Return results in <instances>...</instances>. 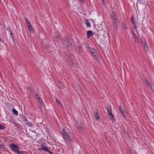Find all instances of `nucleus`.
Here are the masks:
<instances>
[{"instance_id": "nucleus-6", "label": "nucleus", "mask_w": 154, "mask_h": 154, "mask_svg": "<svg viewBox=\"0 0 154 154\" xmlns=\"http://www.w3.org/2000/svg\"><path fill=\"white\" fill-rule=\"evenodd\" d=\"M41 149L46 151L50 153H51V152L48 150V149L46 146V144L45 143H43L41 145Z\"/></svg>"}, {"instance_id": "nucleus-26", "label": "nucleus", "mask_w": 154, "mask_h": 154, "mask_svg": "<svg viewBox=\"0 0 154 154\" xmlns=\"http://www.w3.org/2000/svg\"><path fill=\"white\" fill-rule=\"evenodd\" d=\"M78 126L80 129V130L81 131L82 130V128L81 125H78Z\"/></svg>"}, {"instance_id": "nucleus-32", "label": "nucleus", "mask_w": 154, "mask_h": 154, "mask_svg": "<svg viewBox=\"0 0 154 154\" xmlns=\"http://www.w3.org/2000/svg\"><path fill=\"white\" fill-rule=\"evenodd\" d=\"M101 1L102 2V3L103 5L104 6H106V3H105V0H101Z\"/></svg>"}, {"instance_id": "nucleus-16", "label": "nucleus", "mask_w": 154, "mask_h": 154, "mask_svg": "<svg viewBox=\"0 0 154 154\" xmlns=\"http://www.w3.org/2000/svg\"><path fill=\"white\" fill-rule=\"evenodd\" d=\"M25 21L26 24V25H31V24L29 21L28 20L27 18H25Z\"/></svg>"}, {"instance_id": "nucleus-39", "label": "nucleus", "mask_w": 154, "mask_h": 154, "mask_svg": "<svg viewBox=\"0 0 154 154\" xmlns=\"http://www.w3.org/2000/svg\"><path fill=\"white\" fill-rule=\"evenodd\" d=\"M7 29L9 31V29H10L9 27H8V28H7Z\"/></svg>"}, {"instance_id": "nucleus-41", "label": "nucleus", "mask_w": 154, "mask_h": 154, "mask_svg": "<svg viewBox=\"0 0 154 154\" xmlns=\"http://www.w3.org/2000/svg\"><path fill=\"white\" fill-rule=\"evenodd\" d=\"M27 124V125H29L30 126V125H29L28 124Z\"/></svg>"}, {"instance_id": "nucleus-17", "label": "nucleus", "mask_w": 154, "mask_h": 154, "mask_svg": "<svg viewBox=\"0 0 154 154\" xmlns=\"http://www.w3.org/2000/svg\"><path fill=\"white\" fill-rule=\"evenodd\" d=\"M122 26L123 27V29L124 30H127V27L126 26L125 24L124 23H122Z\"/></svg>"}, {"instance_id": "nucleus-13", "label": "nucleus", "mask_w": 154, "mask_h": 154, "mask_svg": "<svg viewBox=\"0 0 154 154\" xmlns=\"http://www.w3.org/2000/svg\"><path fill=\"white\" fill-rule=\"evenodd\" d=\"M27 28H28V29L29 31L30 32H32L33 31V29L32 27V26L31 25H29L27 26Z\"/></svg>"}, {"instance_id": "nucleus-28", "label": "nucleus", "mask_w": 154, "mask_h": 154, "mask_svg": "<svg viewBox=\"0 0 154 154\" xmlns=\"http://www.w3.org/2000/svg\"><path fill=\"white\" fill-rule=\"evenodd\" d=\"M112 22L113 23H117V20L116 18L113 19V20L112 21Z\"/></svg>"}, {"instance_id": "nucleus-4", "label": "nucleus", "mask_w": 154, "mask_h": 154, "mask_svg": "<svg viewBox=\"0 0 154 154\" xmlns=\"http://www.w3.org/2000/svg\"><path fill=\"white\" fill-rule=\"evenodd\" d=\"M143 82L146 86L151 87L152 83L149 80L147 79L145 76L144 77V78H143Z\"/></svg>"}, {"instance_id": "nucleus-23", "label": "nucleus", "mask_w": 154, "mask_h": 154, "mask_svg": "<svg viewBox=\"0 0 154 154\" xmlns=\"http://www.w3.org/2000/svg\"><path fill=\"white\" fill-rule=\"evenodd\" d=\"M39 103L40 104V106L41 107H44V104L43 102H42V100H40L39 101Z\"/></svg>"}, {"instance_id": "nucleus-31", "label": "nucleus", "mask_w": 154, "mask_h": 154, "mask_svg": "<svg viewBox=\"0 0 154 154\" xmlns=\"http://www.w3.org/2000/svg\"><path fill=\"white\" fill-rule=\"evenodd\" d=\"M92 54V55L93 57H94V55H96V52L95 51H95H93L92 52V53H91Z\"/></svg>"}, {"instance_id": "nucleus-19", "label": "nucleus", "mask_w": 154, "mask_h": 154, "mask_svg": "<svg viewBox=\"0 0 154 154\" xmlns=\"http://www.w3.org/2000/svg\"><path fill=\"white\" fill-rule=\"evenodd\" d=\"M82 47H81L80 46H79L78 47L77 51L79 52V54H81L82 53Z\"/></svg>"}, {"instance_id": "nucleus-43", "label": "nucleus", "mask_w": 154, "mask_h": 154, "mask_svg": "<svg viewBox=\"0 0 154 154\" xmlns=\"http://www.w3.org/2000/svg\"><path fill=\"white\" fill-rule=\"evenodd\" d=\"M34 154H36L35 153Z\"/></svg>"}, {"instance_id": "nucleus-20", "label": "nucleus", "mask_w": 154, "mask_h": 154, "mask_svg": "<svg viewBox=\"0 0 154 154\" xmlns=\"http://www.w3.org/2000/svg\"><path fill=\"white\" fill-rule=\"evenodd\" d=\"M56 100L57 101V104L58 105H60L61 107H62L63 105L61 103L60 101H59L57 99H56Z\"/></svg>"}, {"instance_id": "nucleus-42", "label": "nucleus", "mask_w": 154, "mask_h": 154, "mask_svg": "<svg viewBox=\"0 0 154 154\" xmlns=\"http://www.w3.org/2000/svg\"><path fill=\"white\" fill-rule=\"evenodd\" d=\"M1 2V0H0V2Z\"/></svg>"}, {"instance_id": "nucleus-21", "label": "nucleus", "mask_w": 154, "mask_h": 154, "mask_svg": "<svg viewBox=\"0 0 154 154\" xmlns=\"http://www.w3.org/2000/svg\"><path fill=\"white\" fill-rule=\"evenodd\" d=\"M131 32L132 35V37L133 38H134V37L135 38L137 37L136 35L135 34L133 30L132 31H131Z\"/></svg>"}, {"instance_id": "nucleus-22", "label": "nucleus", "mask_w": 154, "mask_h": 154, "mask_svg": "<svg viewBox=\"0 0 154 154\" xmlns=\"http://www.w3.org/2000/svg\"><path fill=\"white\" fill-rule=\"evenodd\" d=\"M12 111L13 113H14V114H15L16 115H18V112L16 110V109L14 108H13L12 109Z\"/></svg>"}, {"instance_id": "nucleus-33", "label": "nucleus", "mask_w": 154, "mask_h": 154, "mask_svg": "<svg viewBox=\"0 0 154 154\" xmlns=\"http://www.w3.org/2000/svg\"><path fill=\"white\" fill-rule=\"evenodd\" d=\"M79 2H81V3H82L83 4H84V2L83 0H79Z\"/></svg>"}, {"instance_id": "nucleus-5", "label": "nucleus", "mask_w": 154, "mask_h": 154, "mask_svg": "<svg viewBox=\"0 0 154 154\" xmlns=\"http://www.w3.org/2000/svg\"><path fill=\"white\" fill-rule=\"evenodd\" d=\"M119 109L122 116L124 117H125V114L126 112L123 106H120L119 107Z\"/></svg>"}, {"instance_id": "nucleus-9", "label": "nucleus", "mask_w": 154, "mask_h": 154, "mask_svg": "<svg viewBox=\"0 0 154 154\" xmlns=\"http://www.w3.org/2000/svg\"><path fill=\"white\" fill-rule=\"evenodd\" d=\"M131 21L132 25H133L134 28L136 30L137 29V26L135 23L134 17L133 16H132L131 17Z\"/></svg>"}, {"instance_id": "nucleus-15", "label": "nucleus", "mask_w": 154, "mask_h": 154, "mask_svg": "<svg viewBox=\"0 0 154 154\" xmlns=\"http://www.w3.org/2000/svg\"><path fill=\"white\" fill-rule=\"evenodd\" d=\"M111 16L112 19H114L116 18V16L114 12L112 11V14H111Z\"/></svg>"}, {"instance_id": "nucleus-10", "label": "nucleus", "mask_w": 154, "mask_h": 154, "mask_svg": "<svg viewBox=\"0 0 154 154\" xmlns=\"http://www.w3.org/2000/svg\"><path fill=\"white\" fill-rule=\"evenodd\" d=\"M87 36L86 38H89L91 36L93 35L92 31L91 30H89L86 32Z\"/></svg>"}, {"instance_id": "nucleus-35", "label": "nucleus", "mask_w": 154, "mask_h": 154, "mask_svg": "<svg viewBox=\"0 0 154 154\" xmlns=\"http://www.w3.org/2000/svg\"><path fill=\"white\" fill-rule=\"evenodd\" d=\"M0 42H1V43H4V41L3 40H2V39H1V37H0Z\"/></svg>"}, {"instance_id": "nucleus-14", "label": "nucleus", "mask_w": 154, "mask_h": 154, "mask_svg": "<svg viewBox=\"0 0 154 154\" xmlns=\"http://www.w3.org/2000/svg\"><path fill=\"white\" fill-rule=\"evenodd\" d=\"M94 58L98 62L100 61V58L98 56V55L97 54H96V55H94Z\"/></svg>"}, {"instance_id": "nucleus-38", "label": "nucleus", "mask_w": 154, "mask_h": 154, "mask_svg": "<svg viewBox=\"0 0 154 154\" xmlns=\"http://www.w3.org/2000/svg\"><path fill=\"white\" fill-rule=\"evenodd\" d=\"M38 100H42L40 99V97H38Z\"/></svg>"}, {"instance_id": "nucleus-29", "label": "nucleus", "mask_w": 154, "mask_h": 154, "mask_svg": "<svg viewBox=\"0 0 154 154\" xmlns=\"http://www.w3.org/2000/svg\"><path fill=\"white\" fill-rule=\"evenodd\" d=\"M134 41H135V42H138V38L137 37H136L135 38L134 37Z\"/></svg>"}, {"instance_id": "nucleus-7", "label": "nucleus", "mask_w": 154, "mask_h": 154, "mask_svg": "<svg viewBox=\"0 0 154 154\" xmlns=\"http://www.w3.org/2000/svg\"><path fill=\"white\" fill-rule=\"evenodd\" d=\"M140 41L143 47L145 48H147V45L145 38L143 37L142 38Z\"/></svg>"}, {"instance_id": "nucleus-25", "label": "nucleus", "mask_w": 154, "mask_h": 154, "mask_svg": "<svg viewBox=\"0 0 154 154\" xmlns=\"http://www.w3.org/2000/svg\"><path fill=\"white\" fill-rule=\"evenodd\" d=\"M9 31L10 32V35H11V36L12 39L14 41V38H13V33H12V32H11V29H9Z\"/></svg>"}, {"instance_id": "nucleus-34", "label": "nucleus", "mask_w": 154, "mask_h": 154, "mask_svg": "<svg viewBox=\"0 0 154 154\" xmlns=\"http://www.w3.org/2000/svg\"><path fill=\"white\" fill-rule=\"evenodd\" d=\"M89 47H90L89 45L88 44L87 45H86V48L87 49H88V48Z\"/></svg>"}, {"instance_id": "nucleus-12", "label": "nucleus", "mask_w": 154, "mask_h": 154, "mask_svg": "<svg viewBox=\"0 0 154 154\" xmlns=\"http://www.w3.org/2000/svg\"><path fill=\"white\" fill-rule=\"evenodd\" d=\"M84 22L86 24L87 26L88 27H90L91 26L90 23L87 20H84Z\"/></svg>"}, {"instance_id": "nucleus-40", "label": "nucleus", "mask_w": 154, "mask_h": 154, "mask_svg": "<svg viewBox=\"0 0 154 154\" xmlns=\"http://www.w3.org/2000/svg\"><path fill=\"white\" fill-rule=\"evenodd\" d=\"M92 33L93 34V35H94V34H95V33L94 32H92Z\"/></svg>"}, {"instance_id": "nucleus-1", "label": "nucleus", "mask_w": 154, "mask_h": 154, "mask_svg": "<svg viewBox=\"0 0 154 154\" xmlns=\"http://www.w3.org/2000/svg\"><path fill=\"white\" fill-rule=\"evenodd\" d=\"M11 150L13 152L17 153L18 154H24L23 152L19 150V147L14 143H11L9 145Z\"/></svg>"}, {"instance_id": "nucleus-18", "label": "nucleus", "mask_w": 154, "mask_h": 154, "mask_svg": "<svg viewBox=\"0 0 154 154\" xmlns=\"http://www.w3.org/2000/svg\"><path fill=\"white\" fill-rule=\"evenodd\" d=\"M95 51V50L92 48L91 47L88 48V51L90 52L91 53H92V52Z\"/></svg>"}, {"instance_id": "nucleus-36", "label": "nucleus", "mask_w": 154, "mask_h": 154, "mask_svg": "<svg viewBox=\"0 0 154 154\" xmlns=\"http://www.w3.org/2000/svg\"><path fill=\"white\" fill-rule=\"evenodd\" d=\"M59 37V35L58 34L57 35H56L55 36V38H58Z\"/></svg>"}, {"instance_id": "nucleus-30", "label": "nucleus", "mask_w": 154, "mask_h": 154, "mask_svg": "<svg viewBox=\"0 0 154 154\" xmlns=\"http://www.w3.org/2000/svg\"><path fill=\"white\" fill-rule=\"evenodd\" d=\"M114 24V26L115 27V28L116 29H117L118 27V24L117 23H113Z\"/></svg>"}, {"instance_id": "nucleus-37", "label": "nucleus", "mask_w": 154, "mask_h": 154, "mask_svg": "<svg viewBox=\"0 0 154 154\" xmlns=\"http://www.w3.org/2000/svg\"><path fill=\"white\" fill-rule=\"evenodd\" d=\"M142 0H138V2L140 3H142Z\"/></svg>"}, {"instance_id": "nucleus-11", "label": "nucleus", "mask_w": 154, "mask_h": 154, "mask_svg": "<svg viewBox=\"0 0 154 154\" xmlns=\"http://www.w3.org/2000/svg\"><path fill=\"white\" fill-rule=\"evenodd\" d=\"M94 117L97 120H99V114L97 112H94Z\"/></svg>"}, {"instance_id": "nucleus-8", "label": "nucleus", "mask_w": 154, "mask_h": 154, "mask_svg": "<svg viewBox=\"0 0 154 154\" xmlns=\"http://www.w3.org/2000/svg\"><path fill=\"white\" fill-rule=\"evenodd\" d=\"M106 109L108 111V115L110 116V120L112 122H114L115 121V119L112 113V112L111 111H110L108 109L106 108Z\"/></svg>"}, {"instance_id": "nucleus-24", "label": "nucleus", "mask_w": 154, "mask_h": 154, "mask_svg": "<svg viewBox=\"0 0 154 154\" xmlns=\"http://www.w3.org/2000/svg\"><path fill=\"white\" fill-rule=\"evenodd\" d=\"M59 84L58 85V87H63V84L62 83V82H60V81H59L58 82Z\"/></svg>"}, {"instance_id": "nucleus-2", "label": "nucleus", "mask_w": 154, "mask_h": 154, "mask_svg": "<svg viewBox=\"0 0 154 154\" xmlns=\"http://www.w3.org/2000/svg\"><path fill=\"white\" fill-rule=\"evenodd\" d=\"M63 137L67 143H69L71 141V138L70 137L68 133L65 131L64 129H63Z\"/></svg>"}, {"instance_id": "nucleus-27", "label": "nucleus", "mask_w": 154, "mask_h": 154, "mask_svg": "<svg viewBox=\"0 0 154 154\" xmlns=\"http://www.w3.org/2000/svg\"><path fill=\"white\" fill-rule=\"evenodd\" d=\"M5 128V127L3 125H0V129L4 130Z\"/></svg>"}, {"instance_id": "nucleus-3", "label": "nucleus", "mask_w": 154, "mask_h": 154, "mask_svg": "<svg viewBox=\"0 0 154 154\" xmlns=\"http://www.w3.org/2000/svg\"><path fill=\"white\" fill-rule=\"evenodd\" d=\"M65 42L67 43V45H65V48L66 49L68 52H70L72 48V43L70 42V40L68 38H66L65 40Z\"/></svg>"}]
</instances>
